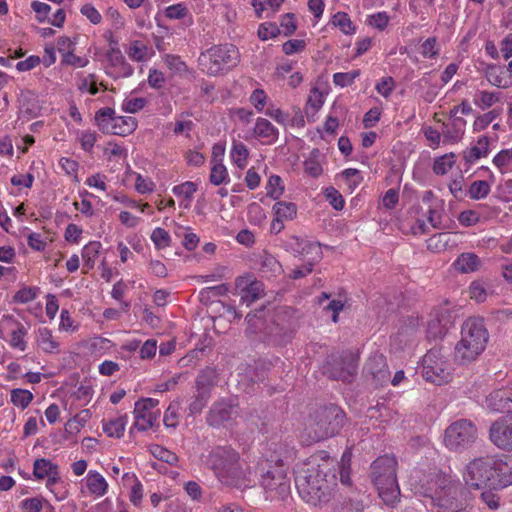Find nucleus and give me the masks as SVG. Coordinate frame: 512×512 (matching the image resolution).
<instances>
[{
	"instance_id": "1",
	"label": "nucleus",
	"mask_w": 512,
	"mask_h": 512,
	"mask_svg": "<svg viewBox=\"0 0 512 512\" xmlns=\"http://www.w3.org/2000/svg\"><path fill=\"white\" fill-rule=\"evenodd\" d=\"M336 462L326 452H319L296 465L295 485L300 497L308 504L326 503L336 484Z\"/></svg>"
},
{
	"instance_id": "2",
	"label": "nucleus",
	"mask_w": 512,
	"mask_h": 512,
	"mask_svg": "<svg viewBox=\"0 0 512 512\" xmlns=\"http://www.w3.org/2000/svg\"><path fill=\"white\" fill-rule=\"evenodd\" d=\"M462 479L470 490H502L512 485V455L481 456L469 461Z\"/></svg>"
},
{
	"instance_id": "3",
	"label": "nucleus",
	"mask_w": 512,
	"mask_h": 512,
	"mask_svg": "<svg viewBox=\"0 0 512 512\" xmlns=\"http://www.w3.org/2000/svg\"><path fill=\"white\" fill-rule=\"evenodd\" d=\"M410 485L416 494L429 498L437 512H461L466 507L461 485L445 473L433 471L421 478L413 477Z\"/></svg>"
},
{
	"instance_id": "4",
	"label": "nucleus",
	"mask_w": 512,
	"mask_h": 512,
	"mask_svg": "<svg viewBox=\"0 0 512 512\" xmlns=\"http://www.w3.org/2000/svg\"><path fill=\"white\" fill-rule=\"evenodd\" d=\"M205 463L227 486L245 489L255 482L250 467L239 461L238 453L230 447L214 448L206 457Z\"/></svg>"
},
{
	"instance_id": "5",
	"label": "nucleus",
	"mask_w": 512,
	"mask_h": 512,
	"mask_svg": "<svg viewBox=\"0 0 512 512\" xmlns=\"http://www.w3.org/2000/svg\"><path fill=\"white\" fill-rule=\"evenodd\" d=\"M488 332L482 319L469 318L461 329V338L454 349V359L457 363L466 365L475 361L485 350Z\"/></svg>"
},
{
	"instance_id": "6",
	"label": "nucleus",
	"mask_w": 512,
	"mask_h": 512,
	"mask_svg": "<svg viewBox=\"0 0 512 512\" xmlns=\"http://www.w3.org/2000/svg\"><path fill=\"white\" fill-rule=\"evenodd\" d=\"M238 62L239 51L232 44L212 46L203 51L198 58L200 70L210 76L224 74Z\"/></svg>"
},
{
	"instance_id": "7",
	"label": "nucleus",
	"mask_w": 512,
	"mask_h": 512,
	"mask_svg": "<svg viewBox=\"0 0 512 512\" xmlns=\"http://www.w3.org/2000/svg\"><path fill=\"white\" fill-rule=\"evenodd\" d=\"M372 477L379 497L385 504L394 506L400 497L394 460L379 458L374 461L372 465Z\"/></svg>"
},
{
	"instance_id": "8",
	"label": "nucleus",
	"mask_w": 512,
	"mask_h": 512,
	"mask_svg": "<svg viewBox=\"0 0 512 512\" xmlns=\"http://www.w3.org/2000/svg\"><path fill=\"white\" fill-rule=\"evenodd\" d=\"M421 374L427 381L436 385H442L450 381L452 368L439 348L430 349L421 362Z\"/></svg>"
},
{
	"instance_id": "9",
	"label": "nucleus",
	"mask_w": 512,
	"mask_h": 512,
	"mask_svg": "<svg viewBox=\"0 0 512 512\" xmlns=\"http://www.w3.org/2000/svg\"><path fill=\"white\" fill-rule=\"evenodd\" d=\"M477 438V428L467 419L451 423L444 433V444L452 451H461L470 447Z\"/></svg>"
},
{
	"instance_id": "10",
	"label": "nucleus",
	"mask_w": 512,
	"mask_h": 512,
	"mask_svg": "<svg viewBox=\"0 0 512 512\" xmlns=\"http://www.w3.org/2000/svg\"><path fill=\"white\" fill-rule=\"evenodd\" d=\"M260 483L267 498L270 499L284 498L290 489V483L282 465H276L263 473Z\"/></svg>"
},
{
	"instance_id": "11",
	"label": "nucleus",
	"mask_w": 512,
	"mask_h": 512,
	"mask_svg": "<svg viewBox=\"0 0 512 512\" xmlns=\"http://www.w3.org/2000/svg\"><path fill=\"white\" fill-rule=\"evenodd\" d=\"M26 335L27 329L13 315H3L0 318V338L12 348L24 352L27 348Z\"/></svg>"
},
{
	"instance_id": "12",
	"label": "nucleus",
	"mask_w": 512,
	"mask_h": 512,
	"mask_svg": "<svg viewBox=\"0 0 512 512\" xmlns=\"http://www.w3.org/2000/svg\"><path fill=\"white\" fill-rule=\"evenodd\" d=\"M159 401L153 398H142L135 403L134 427L139 431L150 429L160 415Z\"/></svg>"
},
{
	"instance_id": "13",
	"label": "nucleus",
	"mask_w": 512,
	"mask_h": 512,
	"mask_svg": "<svg viewBox=\"0 0 512 512\" xmlns=\"http://www.w3.org/2000/svg\"><path fill=\"white\" fill-rule=\"evenodd\" d=\"M288 245L294 252L298 254H313L312 261H309L305 266L301 268L294 269L292 271L291 277L294 279H299L311 273L314 263L320 259V246L316 243L308 242L298 237H293Z\"/></svg>"
},
{
	"instance_id": "14",
	"label": "nucleus",
	"mask_w": 512,
	"mask_h": 512,
	"mask_svg": "<svg viewBox=\"0 0 512 512\" xmlns=\"http://www.w3.org/2000/svg\"><path fill=\"white\" fill-rule=\"evenodd\" d=\"M109 484L97 470H89L79 482V493L82 497L101 498L107 494Z\"/></svg>"
},
{
	"instance_id": "15",
	"label": "nucleus",
	"mask_w": 512,
	"mask_h": 512,
	"mask_svg": "<svg viewBox=\"0 0 512 512\" xmlns=\"http://www.w3.org/2000/svg\"><path fill=\"white\" fill-rule=\"evenodd\" d=\"M490 440L498 448L512 451V413L500 417L490 427Z\"/></svg>"
},
{
	"instance_id": "16",
	"label": "nucleus",
	"mask_w": 512,
	"mask_h": 512,
	"mask_svg": "<svg viewBox=\"0 0 512 512\" xmlns=\"http://www.w3.org/2000/svg\"><path fill=\"white\" fill-rule=\"evenodd\" d=\"M45 110V100L31 90L22 91L19 97V115L25 120L37 118Z\"/></svg>"
},
{
	"instance_id": "17",
	"label": "nucleus",
	"mask_w": 512,
	"mask_h": 512,
	"mask_svg": "<svg viewBox=\"0 0 512 512\" xmlns=\"http://www.w3.org/2000/svg\"><path fill=\"white\" fill-rule=\"evenodd\" d=\"M329 415L333 416L334 422L329 421L327 423L329 418V416H327L325 420L317 422L315 428L310 426V429L313 430V435L311 432H309V437L312 441H321L335 435L338 432L344 418L343 414L338 410H333L329 413Z\"/></svg>"
},
{
	"instance_id": "18",
	"label": "nucleus",
	"mask_w": 512,
	"mask_h": 512,
	"mask_svg": "<svg viewBox=\"0 0 512 512\" xmlns=\"http://www.w3.org/2000/svg\"><path fill=\"white\" fill-rule=\"evenodd\" d=\"M34 346L37 352L44 354H59L61 351L60 342L47 327H39L34 331Z\"/></svg>"
},
{
	"instance_id": "19",
	"label": "nucleus",
	"mask_w": 512,
	"mask_h": 512,
	"mask_svg": "<svg viewBox=\"0 0 512 512\" xmlns=\"http://www.w3.org/2000/svg\"><path fill=\"white\" fill-rule=\"evenodd\" d=\"M33 476L38 481H45L54 484L61 476L59 466L46 458H39L33 464Z\"/></svg>"
},
{
	"instance_id": "20",
	"label": "nucleus",
	"mask_w": 512,
	"mask_h": 512,
	"mask_svg": "<svg viewBox=\"0 0 512 512\" xmlns=\"http://www.w3.org/2000/svg\"><path fill=\"white\" fill-rule=\"evenodd\" d=\"M238 415V408L227 402H218L213 405L208 416V422L212 426L226 425Z\"/></svg>"
},
{
	"instance_id": "21",
	"label": "nucleus",
	"mask_w": 512,
	"mask_h": 512,
	"mask_svg": "<svg viewBox=\"0 0 512 512\" xmlns=\"http://www.w3.org/2000/svg\"><path fill=\"white\" fill-rule=\"evenodd\" d=\"M253 137L264 145H271L277 141L279 131L270 121L258 117L253 127Z\"/></svg>"
},
{
	"instance_id": "22",
	"label": "nucleus",
	"mask_w": 512,
	"mask_h": 512,
	"mask_svg": "<svg viewBox=\"0 0 512 512\" xmlns=\"http://www.w3.org/2000/svg\"><path fill=\"white\" fill-rule=\"evenodd\" d=\"M491 143L492 140L486 135L478 137L475 143L463 151L465 163L473 164L482 158H486L490 153Z\"/></svg>"
},
{
	"instance_id": "23",
	"label": "nucleus",
	"mask_w": 512,
	"mask_h": 512,
	"mask_svg": "<svg viewBox=\"0 0 512 512\" xmlns=\"http://www.w3.org/2000/svg\"><path fill=\"white\" fill-rule=\"evenodd\" d=\"M487 81L498 88H509L512 86V72L502 66L488 65L485 70Z\"/></svg>"
},
{
	"instance_id": "24",
	"label": "nucleus",
	"mask_w": 512,
	"mask_h": 512,
	"mask_svg": "<svg viewBox=\"0 0 512 512\" xmlns=\"http://www.w3.org/2000/svg\"><path fill=\"white\" fill-rule=\"evenodd\" d=\"M365 370L379 384L384 383L389 378L387 364L384 356L381 354L372 355L365 364Z\"/></svg>"
},
{
	"instance_id": "25",
	"label": "nucleus",
	"mask_w": 512,
	"mask_h": 512,
	"mask_svg": "<svg viewBox=\"0 0 512 512\" xmlns=\"http://www.w3.org/2000/svg\"><path fill=\"white\" fill-rule=\"evenodd\" d=\"M103 432L110 438H121L124 436L128 424V416L118 415L101 421Z\"/></svg>"
},
{
	"instance_id": "26",
	"label": "nucleus",
	"mask_w": 512,
	"mask_h": 512,
	"mask_svg": "<svg viewBox=\"0 0 512 512\" xmlns=\"http://www.w3.org/2000/svg\"><path fill=\"white\" fill-rule=\"evenodd\" d=\"M512 403V391L510 389H498L491 392L486 398V405L495 412H503Z\"/></svg>"
},
{
	"instance_id": "27",
	"label": "nucleus",
	"mask_w": 512,
	"mask_h": 512,
	"mask_svg": "<svg viewBox=\"0 0 512 512\" xmlns=\"http://www.w3.org/2000/svg\"><path fill=\"white\" fill-rule=\"evenodd\" d=\"M466 121L461 118H455L450 124H446L442 131L444 144H455L461 141L465 132Z\"/></svg>"
},
{
	"instance_id": "28",
	"label": "nucleus",
	"mask_w": 512,
	"mask_h": 512,
	"mask_svg": "<svg viewBox=\"0 0 512 512\" xmlns=\"http://www.w3.org/2000/svg\"><path fill=\"white\" fill-rule=\"evenodd\" d=\"M481 169H484L486 171H488L490 173V179L491 181H486V180H476V181H473L467 191H466V195L472 199V200H482V199H485L490 191H491V186L494 182V175L493 173L490 171V169L488 167H481Z\"/></svg>"
},
{
	"instance_id": "29",
	"label": "nucleus",
	"mask_w": 512,
	"mask_h": 512,
	"mask_svg": "<svg viewBox=\"0 0 512 512\" xmlns=\"http://www.w3.org/2000/svg\"><path fill=\"white\" fill-rule=\"evenodd\" d=\"M137 128V120L132 116H116L108 134L126 136Z\"/></svg>"
},
{
	"instance_id": "30",
	"label": "nucleus",
	"mask_w": 512,
	"mask_h": 512,
	"mask_svg": "<svg viewBox=\"0 0 512 512\" xmlns=\"http://www.w3.org/2000/svg\"><path fill=\"white\" fill-rule=\"evenodd\" d=\"M481 261L474 253H462L454 261V268L461 273H472L479 269Z\"/></svg>"
},
{
	"instance_id": "31",
	"label": "nucleus",
	"mask_w": 512,
	"mask_h": 512,
	"mask_svg": "<svg viewBox=\"0 0 512 512\" xmlns=\"http://www.w3.org/2000/svg\"><path fill=\"white\" fill-rule=\"evenodd\" d=\"M127 54L133 61L144 62L152 57L153 50L143 41L134 40L129 44Z\"/></svg>"
},
{
	"instance_id": "32",
	"label": "nucleus",
	"mask_w": 512,
	"mask_h": 512,
	"mask_svg": "<svg viewBox=\"0 0 512 512\" xmlns=\"http://www.w3.org/2000/svg\"><path fill=\"white\" fill-rule=\"evenodd\" d=\"M91 419V412L84 409L76 414L73 418L69 419L65 424V433L69 436L77 435L81 429Z\"/></svg>"
},
{
	"instance_id": "33",
	"label": "nucleus",
	"mask_w": 512,
	"mask_h": 512,
	"mask_svg": "<svg viewBox=\"0 0 512 512\" xmlns=\"http://www.w3.org/2000/svg\"><path fill=\"white\" fill-rule=\"evenodd\" d=\"M456 155L453 152L443 154L434 159L432 170L436 175H446L455 165Z\"/></svg>"
},
{
	"instance_id": "34",
	"label": "nucleus",
	"mask_w": 512,
	"mask_h": 512,
	"mask_svg": "<svg viewBox=\"0 0 512 512\" xmlns=\"http://www.w3.org/2000/svg\"><path fill=\"white\" fill-rule=\"evenodd\" d=\"M248 157L249 150L247 146L240 141L233 142L230 151V158L238 168L243 169L247 166Z\"/></svg>"
},
{
	"instance_id": "35",
	"label": "nucleus",
	"mask_w": 512,
	"mask_h": 512,
	"mask_svg": "<svg viewBox=\"0 0 512 512\" xmlns=\"http://www.w3.org/2000/svg\"><path fill=\"white\" fill-rule=\"evenodd\" d=\"M274 216L284 221L293 220L297 215V206L292 202L278 201L273 207Z\"/></svg>"
},
{
	"instance_id": "36",
	"label": "nucleus",
	"mask_w": 512,
	"mask_h": 512,
	"mask_svg": "<svg viewBox=\"0 0 512 512\" xmlns=\"http://www.w3.org/2000/svg\"><path fill=\"white\" fill-rule=\"evenodd\" d=\"M331 24L345 35H353L356 33V26L345 12L335 13L331 18Z\"/></svg>"
},
{
	"instance_id": "37",
	"label": "nucleus",
	"mask_w": 512,
	"mask_h": 512,
	"mask_svg": "<svg viewBox=\"0 0 512 512\" xmlns=\"http://www.w3.org/2000/svg\"><path fill=\"white\" fill-rule=\"evenodd\" d=\"M115 111L112 108L105 107L95 113L96 125L103 133H109V130L115 120Z\"/></svg>"
},
{
	"instance_id": "38",
	"label": "nucleus",
	"mask_w": 512,
	"mask_h": 512,
	"mask_svg": "<svg viewBox=\"0 0 512 512\" xmlns=\"http://www.w3.org/2000/svg\"><path fill=\"white\" fill-rule=\"evenodd\" d=\"M101 248L102 245L99 241H91L83 247L82 259L84 261V266H86L88 269L94 267Z\"/></svg>"
},
{
	"instance_id": "39",
	"label": "nucleus",
	"mask_w": 512,
	"mask_h": 512,
	"mask_svg": "<svg viewBox=\"0 0 512 512\" xmlns=\"http://www.w3.org/2000/svg\"><path fill=\"white\" fill-rule=\"evenodd\" d=\"M284 0H253L252 6L254 7L257 17L262 18L263 13L268 17L270 14L276 12L282 5Z\"/></svg>"
},
{
	"instance_id": "40",
	"label": "nucleus",
	"mask_w": 512,
	"mask_h": 512,
	"mask_svg": "<svg viewBox=\"0 0 512 512\" xmlns=\"http://www.w3.org/2000/svg\"><path fill=\"white\" fill-rule=\"evenodd\" d=\"M493 165L501 174L508 173L512 167V148L499 151L492 159Z\"/></svg>"
},
{
	"instance_id": "41",
	"label": "nucleus",
	"mask_w": 512,
	"mask_h": 512,
	"mask_svg": "<svg viewBox=\"0 0 512 512\" xmlns=\"http://www.w3.org/2000/svg\"><path fill=\"white\" fill-rule=\"evenodd\" d=\"M262 291V283L253 281L241 290V301L247 305H250L261 296Z\"/></svg>"
},
{
	"instance_id": "42",
	"label": "nucleus",
	"mask_w": 512,
	"mask_h": 512,
	"mask_svg": "<svg viewBox=\"0 0 512 512\" xmlns=\"http://www.w3.org/2000/svg\"><path fill=\"white\" fill-rule=\"evenodd\" d=\"M34 396L26 389L16 388L11 391V402L14 406L25 409L32 402Z\"/></svg>"
},
{
	"instance_id": "43",
	"label": "nucleus",
	"mask_w": 512,
	"mask_h": 512,
	"mask_svg": "<svg viewBox=\"0 0 512 512\" xmlns=\"http://www.w3.org/2000/svg\"><path fill=\"white\" fill-rule=\"evenodd\" d=\"M265 189L268 197L277 200L283 195L285 187L279 176L272 175L269 177Z\"/></svg>"
},
{
	"instance_id": "44",
	"label": "nucleus",
	"mask_w": 512,
	"mask_h": 512,
	"mask_svg": "<svg viewBox=\"0 0 512 512\" xmlns=\"http://www.w3.org/2000/svg\"><path fill=\"white\" fill-rule=\"evenodd\" d=\"M129 174L134 176V187L139 194H150L155 190L156 185L151 178L132 171Z\"/></svg>"
},
{
	"instance_id": "45",
	"label": "nucleus",
	"mask_w": 512,
	"mask_h": 512,
	"mask_svg": "<svg viewBox=\"0 0 512 512\" xmlns=\"http://www.w3.org/2000/svg\"><path fill=\"white\" fill-rule=\"evenodd\" d=\"M146 104L147 100L144 97H138L131 94L123 100L121 109L127 113H137L142 110Z\"/></svg>"
},
{
	"instance_id": "46",
	"label": "nucleus",
	"mask_w": 512,
	"mask_h": 512,
	"mask_svg": "<svg viewBox=\"0 0 512 512\" xmlns=\"http://www.w3.org/2000/svg\"><path fill=\"white\" fill-rule=\"evenodd\" d=\"M229 181L228 171L222 162L212 164L210 173V182L213 185H221Z\"/></svg>"
},
{
	"instance_id": "47",
	"label": "nucleus",
	"mask_w": 512,
	"mask_h": 512,
	"mask_svg": "<svg viewBox=\"0 0 512 512\" xmlns=\"http://www.w3.org/2000/svg\"><path fill=\"white\" fill-rule=\"evenodd\" d=\"M500 94L497 92L480 91L474 98V103L481 109H487L499 101Z\"/></svg>"
},
{
	"instance_id": "48",
	"label": "nucleus",
	"mask_w": 512,
	"mask_h": 512,
	"mask_svg": "<svg viewBox=\"0 0 512 512\" xmlns=\"http://www.w3.org/2000/svg\"><path fill=\"white\" fill-rule=\"evenodd\" d=\"M97 138V133L92 130H82L77 132V139L81 145V148L86 152H92Z\"/></svg>"
},
{
	"instance_id": "49",
	"label": "nucleus",
	"mask_w": 512,
	"mask_h": 512,
	"mask_svg": "<svg viewBox=\"0 0 512 512\" xmlns=\"http://www.w3.org/2000/svg\"><path fill=\"white\" fill-rule=\"evenodd\" d=\"M304 169L308 175L314 178H317L322 174L323 168L320 160L318 159V151H313L311 156L305 160Z\"/></svg>"
},
{
	"instance_id": "50",
	"label": "nucleus",
	"mask_w": 512,
	"mask_h": 512,
	"mask_svg": "<svg viewBox=\"0 0 512 512\" xmlns=\"http://www.w3.org/2000/svg\"><path fill=\"white\" fill-rule=\"evenodd\" d=\"M151 241L157 249L161 250L170 246L171 237L165 229L157 227L151 233Z\"/></svg>"
},
{
	"instance_id": "51",
	"label": "nucleus",
	"mask_w": 512,
	"mask_h": 512,
	"mask_svg": "<svg viewBox=\"0 0 512 512\" xmlns=\"http://www.w3.org/2000/svg\"><path fill=\"white\" fill-rule=\"evenodd\" d=\"M124 477L133 481V485L129 494L130 502L136 507L140 506L143 498L142 484L134 475L125 474Z\"/></svg>"
},
{
	"instance_id": "52",
	"label": "nucleus",
	"mask_w": 512,
	"mask_h": 512,
	"mask_svg": "<svg viewBox=\"0 0 512 512\" xmlns=\"http://www.w3.org/2000/svg\"><path fill=\"white\" fill-rule=\"evenodd\" d=\"M197 191V184L192 181H186L180 185H176L172 188V192L179 198L190 201L193 194Z\"/></svg>"
},
{
	"instance_id": "53",
	"label": "nucleus",
	"mask_w": 512,
	"mask_h": 512,
	"mask_svg": "<svg viewBox=\"0 0 512 512\" xmlns=\"http://www.w3.org/2000/svg\"><path fill=\"white\" fill-rule=\"evenodd\" d=\"M323 192L326 200L334 209L342 210L344 208V198L337 189H335L333 186H329L326 187Z\"/></svg>"
},
{
	"instance_id": "54",
	"label": "nucleus",
	"mask_w": 512,
	"mask_h": 512,
	"mask_svg": "<svg viewBox=\"0 0 512 512\" xmlns=\"http://www.w3.org/2000/svg\"><path fill=\"white\" fill-rule=\"evenodd\" d=\"M79 324L76 323L68 310L63 309L60 313V322H59V331L60 332H67V333H74L78 330Z\"/></svg>"
},
{
	"instance_id": "55",
	"label": "nucleus",
	"mask_w": 512,
	"mask_h": 512,
	"mask_svg": "<svg viewBox=\"0 0 512 512\" xmlns=\"http://www.w3.org/2000/svg\"><path fill=\"white\" fill-rule=\"evenodd\" d=\"M45 486L54 495L57 501H63L68 497L66 483L62 480L61 476L57 478L54 484L50 485V482H48Z\"/></svg>"
},
{
	"instance_id": "56",
	"label": "nucleus",
	"mask_w": 512,
	"mask_h": 512,
	"mask_svg": "<svg viewBox=\"0 0 512 512\" xmlns=\"http://www.w3.org/2000/svg\"><path fill=\"white\" fill-rule=\"evenodd\" d=\"M247 216L251 224L260 225L266 219V212L258 203H252L248 206Z\"/></svg>"
},
{
	"instance_id": "57",
	"label": "nucleus",
	"mask_w": 512,
	"mask_h": 512,
	"mask_svg": "<svg viewBox=\"0 0 512 512\" xmlns=\"http://www.w3.org/2000/svg\"><path fill=\"white\" fill-rule=\"evenodd\" d=\"M324 102L325 94L317 87L312 88L307 99V109H312L314 112H317L323 106Z\"/></svg>"
},
{
	"instance_id": "58",
	"label": "nucleus",
	"mask_w": 512,
	"mask_h": 512,
	"mask_svg": "<svg viewBox=\"0 0 512 512\" xmlns=\"http://www.w3.org/2000/svg\"><path fill=\"white\" fill-rule=\"evenodd\" d=\"M105 16H106L107 20L110 22L113 29L120 30L125 27L126 20L117 8H115V7L107 8V10L105 12Z\"/></svg>"
},
{
	"instance_id": "59",
	"label": "nucleus",
	"mask_w": 512,
	"mask_h": 512,
	"mask_svg": "<svg viewBox=\"0 0 512 512\" xmlns=\"http://www.w3.org/2000/svg\"><path fill=\"white\" fill-rule=\"evenodd\" d=\"M448 189L455 199H461L466 193L464 191V177L457 174L448 182Z\"/></svg>"
},
{
	"instance_id": "60",
	"label": "nucleus",
	"mask_w": 512,
	"mask_h": 512,
	"mask_svg": "<svg viewBox=\"0 0 512 512\" xmlns=\"http://www.w3.org/2000/svg\"><path fill=\"white\" fill-rule=\"evenodd\" d=\"M342 177L346 181V185L350 191L356 189L362 182L363 177L357 169H345L342 172Z\"/></svg>"
},
{
	"instance_id": "61",
	"label": "nucleus",
	"mask_w": 512,
	"mask_h": 512,
	"mask_svg": "<svg viewBox=\"0 0 512 512\" xmlns=\"http://www.w3.org/2000/svg\"><path fill=\"white\" fill-rule=\"evenodd\" d=\"M165 16L170 20H180L188 15V8L184 3H177L166 7Z\"/></svg>"
},
{
	"instance_id": "62",
	"label": "nucleus",
	"mask_w": 512,
	"mask_h": 512,
	"mask_svg": "<svg viewBox=\"0 0 512 512\" xmlns=\"http://www.w3.org/2000/svg\"><path fill=\"white\" fill-rule=\"evenodd\" d=\"M360 75L359 70H354L346 73L338 72L333 75V83L339 87H347L351 85L354 80Z\"/></svg>"
},
{
	"instance_id": "63",
	"label": "nucleus",
	"mask_w": 512,
	"mask_h": 512,
	"mask_svg": "<svg viewBox=\"0 0 512 512\" xmlns=\"http://www.w3.org/2000/svg\"><path fill=\"white\" fill-rule=\"evenodd\" d=\"M267 94L263 89H255L250 97L249 101L251 105L255 108V110L259 113L264 112L265 106L267 104Z\"/></svg>"
},
{
	"instance_id": "64",
	"label": "nucleus",
	"mask_w": 512,
	"mask_h": 512,
	"mask_svg": "<svg viewBox=\"0 0 512 512\" xmlns=\"http://www.w3.org/2000/svg\"><path fill=\"white\" fill-rule=\"evenodd\" d=\"M280 33L278 26L271 22H265L260 24L258 28V37L262 41L275 38Z\"/></svg>"
}]
</instances>
